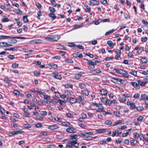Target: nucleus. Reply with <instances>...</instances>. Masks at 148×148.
Instances as JSON below:
<instances>
[{"label": "nucleus", "mask_w": 148, "mask_h": 148, "mask_svg": "<svg viewBox=\"0 0 148 148\" xmlns=\"http://www.w3.org/2000/svg\"><path fill=\"white\" fill-rule=\"evenodd\" d=\"M9 38H16L19 39H24L25 38L22 37H12L10 36H0V39H6Z\"/></svg>", "instance_id": "1"}, {"label": "nucleus", "mask_w": 148, "mask_h": 148, "mask_svg": "<svg viewBox=\"0 0 148 148\" xmlns=\"http://www.w3.org/2000/svg\"><path fill=\"white\" fill-rule=\"evenodd\" d=\"M52 74L53 75V77L57 79L61 80L62 77L60 75H59L58 72L57 71H55L52 73Z\"/></svg>", "instance_id": "2"}, {"label": "nucleus", "mask_w": 148, "mask_h": 148, "mask_svg": "<svg viewBox=\"0 0 148 148\" xmlns=\"http://www.w3.org/2000/svg\"><path fill=\"white\" fill-rule=\"evenodd\" d=\"M66 131L68 132L71 133H75L76 132V130L75 128L71 127L70 126L66 129Z\"/></svg>", "instance_id": "3"}, {"label": "nucleus", "mask_w": 148, "mask_h": 148, "mask_svg": "<svg viewBox=\"0 0 148 148\" xmlns=\"http://www.w3.org/2000/svg\"><path fill=\"white\" fill-rule=\"evenodd\" d=\"M51 38L52 41H56L60 39V35H53L51 36Z\"/></svg>", "instance_id": "4"}, {"label": "nucleus", "mask_w": 148, "mask_h": 148, "mask_svg": "<svg viewBox=\"0 0 148 148\" xmlns=\"http://www.w3.org/2000/svg\"><path fill=\"white\" fill-rule=\"evenodd\" d=\"M59 126L56 125H48L47 128L51 130H54L58 128Z\"/></svg>", "instance_id": "5"}, {"label": "nucleus", "mask_w": 148, "mask_h": 148, "mask_svg": "<svg viewBox=\"0 0 148 148\" xmlns=\"http://www.w3.org/2000/svg\"><path fill=\"white\" fill-rule=\"evenodd\" d=\"M89 4L90 5H98L99 4V2L96 0H91L89 1Z\"/></svg>", "instance_id": "6"}, {"label": "nucleus", "mask_w": 148, "mask_h": 148, "mask_svg": "<svg viewBox=\"0 0 148 148\" xmlns=\"http://www.w3.org/2000/svg\"><path fill=\"white\" fill-rule=\"evenodd\" d=\"M130 83L135 88L138 89L140 88V87L138 83V84L135 82H131Z\"/></svg>", "instance_id": "7"}, {"label": "nucleus", "mask_w": 148, "mask_h": 148, "mask_svg": "<svg viewBox=\"0 0 148 148\" xmlns=\"http://www.w3.org/2000/svg\"><path fill=\"white\" fill-rule=\"evenodd\" d=\"M101 72V71L100 70H98L97 69H95V70H92L90 72V73L93 74L99 73Z\"/></svg>", "instance_id": "8"}, {"label": "nucleus", "mask_w": 148, "mask_h": 148, "mask_svg": "<svg viewBox=\"0 0 148 148\" xmlns=\"http://www.w3.org/2000/svg\"><path fill=\"white\" fill-rule=\"evenodd\" d=\"M138 82L139 85H140L142 86H144L148 83V82H143L140 80H138Z\"/></svg>", "instance_id": "9"}, {"label": "nucleus", "mask_w": 148, "mask_h": 148, "mask_svg": "<svg viewBox=\"0 0 148 148\" xmlns=\"http://www.w3.org/2000/svg\"><path fill=\"white\" fill-rule=\"evenodd\" d=\"M83 74V73L82 72H79L77 74L75 75V78L77 79H79L81 78Z\"/></svg>", "instance_id": "10"}, {"label": "nucleus", "mask_w": 148, "mask_h": 148, "mask_svg": "<svg viewBox=\"0 0 148 148\" xmlns=\"http://www.w3.org/2000/svg\"><path fill=\"white\" fill-rule=\"evenodd\" d=\"M119 78L117 77H113L112 78L110 81L116 84H118V82Z\"/></svg>", "instance_id": "11"}, {"label": "nucleus", "mask_w": 148, "mask_h": 148, "mask_svg": "<svg viewBox=\"0 0 148 148\" xmlns=\"http://www.w3.org/2000/svg\"><path fill=\"white\" fill-rule=\"evenodd\" d=\"M101 94L105 96L107 95V91L105 89H103L100 91Z\"/></svg>", "instance_id": "12"}, {"label": "nucleus", "mask_w": 148, "mask_h": 148, "mask_svg": "<svg viewBox=\"0 0 148 148\" xmlns=\"http://www.w3.org/2000/svg\"><path fill=\"white\" fill-rule=\"evenodd\" d=\"M49 16L51 18V20H54L55 19L56 16L55 15V14L52 12L51 13L49 14Z\"/></svg>", "instance_id": "13"}, {"label": "nucleus", "mask_w": 148, "mask_h": 148, "mask_svg": "<svg viewBox=\"0 0 148 148\" xmlns=\"http://www.w3.org/2000/svg\"><path fill=\"white\" fill-rule=\"evenodd\" d=\"M81 91L83 94L85 95L86 96H88L89 95L88 91L86 89L82 90Z\"/></svg>", "instance_id": "14"}, {"label": "nucleus", "mask_w": 148, "mask_h": 148, "mask_svg": "<svg viewBox=\"0 0 148 148\" xmlns=\"http://www.w3.org/2000/svg\"><path fill=\"white\" fill-rule=\"evenodd\" d=\"M78 86L81 89L84 88L86 86V85L84 83H79Z\"/></svg>", "instance_id": "15"}, {"label": "nucleus", "mask_w": 148, "mask_h": 148, "mask_svg": "<svg viewBox=\"0 0 148 148\" xmlns=\"http://www.w3.org/2000/svg\"><path fill=\"white\" fill-rule=\"evenodd\" d=\"M70 137H71V139L72 140H77V138L78 136L77 134H74L73 135H70Z\"/></svg>", "instance_id": "16"}, {"label": "nucleus", "mask_w": 148, "mask_h": 148, "mask_svg": "<svg viewBox=\"0 0 148 148\" xmlns=\"http://www.w3.org/2000/svg\"><path fill=\"white\" fill-rule=\"evenodd\" d=\"M141 99L142 100H147L148 101V96L146 94H144L141 96Z\"/></svg>", "instance_id": "17"}, {"label": "nucleus", "mask_w": 148, "mask_h": 148, "mask_svg": "<svg viewBox=\"0 0 148 148\" xmlns=\"http://www.w3.org/2000/svg\"><path fill=\"white\" fill-rule=\"evenodd\" d=\"M61 122V124L63 126L66 127H70V125H71V124L69 123L64 122Z\"/></svg>", "instance_id": "18"}, {"label": "nucleus", "mask_w": 148, "mask_h": 148, "mask_svg": "<svg viewBox=\"0 0 148 148\" xmlns=\"http://www.w3.org/2000/svg\"><path fill=\"white\" fill-rule=\"evenodd\" d=\"M14 131L15 135L18 134H22L24 132L21 129H20L19 130H16Z\"/></svg>", "instance_id": "19"}, {"label": "nucleus", "mask_w": 148, "mask_h": 148, "mask_svg": "<svg viewBox=\"0 0 148 148\" xmlns=\"http://www.w3.org/2000/svg\"><path fill=\"white\" fill-rule=\"evenodd\" d=\"M114 70L118 73L121 74H122L123 73V72H125L124 71L122 70H119L117 69H114Z\"/></svg>", "instance_id": "20"}, {"label": "nucleus", "mask_w": 148, "mask_h": 148, "mask_svg": "<svg viewBox=\"0 0 148 148\" xmlns=\"http://www.w3.org/2000/svg\"><path fill=\"white\" fill-rule=\"evenodd\" d=\"M77 102V99L76 98L72 97H71L70 103L72 104L74 103Z\"/></svg>", "instance_id": "21"}, {"label": "nucleus", "mask_w": 148, "mask_h": 148, "mask_svg": "<svg viewBox=\"0 0 148 148\" xmlns=\"http://www.w3.org/2000/svg\"><path fill=\"white\" fill-rule=\"evenodd\" d=\"M77 99V101H84L85 99L82 95H79L78 96Z\"/></svg>", "instance_id": "22"}, {"label": "nucleus", "mask_w": 148, "mask_h": 148, "mask_svg": "<svg viewBox=\"0 0 148 148\" xmlns=\"http://www.w3.org/2000/svg\"><path fill=\"white\" fill-rule=\"evenodd\" d=\"M106 130V129H102L98 130L97 131V132L98 133H104Z\"/></svg>", "instance_id": "23"}, {"label": "nucleus", "mask_w": 148, "mask_h": 148, "mask_svg": "<svg viewBox=\"0 0 148 148\" xmlns=\"http://www.w3.org/2000/svg\"><path fill=\"white\" fill-rule=\"evenodd\" d=\"M7 42H0V46L1 47H7Z\"/></svg>", "instance_id": "24"}, {"label": "nucleus", "mask_w": 148, "mask_h": 148, "mask_svg": "<svg viewBox=\"0 0 148 148\" xmlns=\"http://www.w3.org/2000/svg\"><path fill=\"white\" fill-rule=\"evenodd\" d=\"M17 49V47H12L11 48H9V49H5V50H11L12 51H13L14 50H16Z\"/></svg>", "instance_id": "25"}, {"label": "nucleus", "mask_w": 148, "mask_h": 148, "mask_svg": "<svg viewBox=\"0 0 148 148\" xmlns=\"http://www.w3.org/2000/svg\"><path fill=\"white\" fill-rule=\"evenodd\" d=\"M101 2L104 5L106 6L108 5L107 0H101Z\"/></svg>", "instance_id": "26"}, {"label": "nucleus", "mask_w": 148, "mask_h": 148, "mask_svg": "<svg viewBox=\"0 0 148 148\" xmlns=\"http://www.w3.org/2000/svg\"><path fill=\"white\" fill-rule=\"evenodd\" d=\"M17 42V40L15 39H12L9 40V42L15 44Z\"/></svg>", "instance_id": "27"}, {"label": "nucleus", "mask_w": 148, "mask_h": 148, "mask_svg": "<svg viewBox=\"0 0 148 148\" xmlns=\"http://www.w3.org/2000/svg\"><path fill=\"white\" fill-rule=\"evenodd\" d=\"M92 138L93 137H92V136H88L84 138V139L87 141L91 140Z\"/></svg>", "instance_id": "28"}, {"label": "nucleus", "mask_w": 148, "mask_h": 148, "mask_svg": "<svg viewBox=\"0 0 148 148\" xmlns=\"http://www.w3.org/2000/svg\"><path fill=\"white\" fill-rule=\"evenodd\" d=\"M119 100L121 103H123L126 101V99L125 98L123 97H120L119 98Z\"/></svg>", "instance_id": "29"}, {"label": "nucleus", "mask_w": 148, "mask_h": 148, "mask_svg": "<svg viewBox=\"0 0 148 148\" xmlns=\"http://www.w3.org/2000/svg\"><path fill=\"white\" fill-rule=\"evenodd\" d=\"M125 72H123L122 74L123 76L124 77L126 78H128L129 77V76L127 75V72L125 71H124Z\"/></svg>", "instance_id": "30"}, {"label": "nucleus", "mask_w": 148, "mask_h": 148, "mask_svg": "<svg viewBox=\"0 0 148 148\" xmlns=\"http://www.w3.org/2000/svg\"><path fill=\"white\" fill-rule=\"evenodd\" d=\"M23 21L24 23H27L29 21V20L27 19V16H25L23 17Z\"/></svg>", "instance_id": "31"}, {"label": "nucleus", "mask_w": 148, "mask_h": 148, "mask_svg": "<svg viewBox=\"0 0 148 148\" xmlns=\"http://www.w3.org/2000/svg\"><path fill=\"white\" fill-rule=\"evenodd\" d=\"M15 12L17 14L20 15H21L22 14V12L19 9H15Z\"/></svg>", "instance_id": "32"}, {"label": "nucleus", "mask_w": 148, "mask_h": 148, "mask_svg": "<svg viewBox=\"0 0 148 148\" xmlns=\"http://www.w3.org/2000/svg\"><path fill=\"white\" fill-rule=\"evenodd\" d=\"M115 30L114 29H112L110 30L109 31L107 32H106V34H105V36H107L110 34H112L113 32Z\"/></svg>", "instance_id": "33"}, {"label": "nucleus", "mask_w": 148, "mask_h": 148, "mask_svg": "<svg viewBox=\"0 0 148 148\" xmlns=\"http://www.w3.org/2000/svg\"><path fill=\"white\" fill-rule=\"evenodd\" d=\"M112 123V121L109 120H107L105 122V124L107 125H111Z\"/></svg>", "instance_id": "34"}, {"label": "nucleus", "mask_w": 148, "mask_h": 148, "mask_svg": "<svg viewBox=\"0 0 148 148\" xmlns=\"http://www.w3.org/2000/svg\"><path fill=\"white\" fill-rule=\"evenodd\" d=\"M73 141H69L67 142L68 144H71L72 145H74V144L76 143V140H73Z\"/></svg>", "instance_id": "35"}, {"label": "nucleus", "mask_w": 148, "mask_h": 148, "mask_svg": "<svg viewBox=\"0 0 148 148\" xmlns=\"http://www.w3.org/2000/svg\"><path fill=\"white\" fill-rule=\"evenodd\" d=\"M123 96L126 98L130 97L132 96V95L127 93H125L123 94Z\"/></svg>", "instance_id": "36"}, {"label": "nucleus", "mask_w": 148, "mask_h": 148, "mask_svg": "<svg viewBox=\"0 0 148 148\" xmlns=\"http://www.w3.org/2000/svg\"><path fill=\"white\" fill-rule=\"evenodd\" d=\"M137 71H132L129 72L130 73L134 75L135 76H137Z\"/></svg>", "instance_id": "37"}, {"label": "nucleus", "mask_w": 148, "mask_h": 148, "mask_svg": "<svg viewBox=\"0 0 148 148\" xmlns=\"http://www.w3.org/2000/svg\"><path fill=\"white\" fill-rule=\"evenodd\" d=\"M4 81L6 83L10 84L11 82V80L8 78H5L4 79Z\"/></svg>", "instance_id": "38"}, {"label": "nucleus", "mask_w": 148, "mask_h": 148, "mask_svg": "<svg viewBox=\"0 0 148 148\" xmlns=\"http://www.w3.org/2000/svg\"><path fill=\"white\" fill-rule=\"evenodd\" d=\"M65 94L66 95L68 96H71L72 94L71 93V92L70 91H69L68 90L65 91H64Z\"/></svg>", "instance_id": "39"}, {"label": "nucleus", "mask_w": 148, "mask_h": 148, "mask_svg": "<svg viewBox=\"0 0 148 148\" xmlns=\"http://www.w3.org/2000/svg\"><path fill=\"white\" fill-rule=\"evenodd\" d=\"M64 62L67 63H73V62L72 60L67 58L65 60Z\"/></svg>", "instance_id": "40"}, {"label": "nucleus", "mask_w": 148, "mask_h": 148, "mask_svg": "<svg viewBox=\"0 0 148 148\" xmlns=\"http://www.w3.org/2000/svg\"><path fill=\"white\" fill-rule=\"evenodd\" d=\"M133 136L134 138H136L139 137V134L137 132H135L133 133Z\"/></svg>", "instance_id": "41"}, {"label": "nucleus", "mask_w": 148, "mask_h": 148, "mask_svg": "<svg viewBox=\"0 0 148 148\" xmlns=\"http://www.w3.org/2000/svg\"><path fill=\"white\" fill-rule=\"evenodd\" d=\"M64 86L66 88H72L73 86L72 85H70L68 84H66L64 85Z\"/></svg>", "instance_id": "42"}, {"label": "nucleus", "mask_w": 148, "mask_h": 148, "mask_svg": "<svg viewBox=\"0 0 148 148\" xmlns=\"http://www.w3.org/2000/svg\"><path fill=\"white\" fill-rule=\"evenodd\" d=\"M49 9L50 12L52 13L56 11V10L55 8L52 7H49Z\"/></svg>", "instance_id": "43"}, {"label": "nucleus", "mask_w": 148, "mask_h": 148, "mask_svg": "<svg viewBox=\"0 0 148 148\" xmlns=\"http://www.w3.org/2000/svg\"><path fill=\"white\" fill-rule=\"evenodd\" d=\"M18 64H16L15 63H13L12 64V67L16 69L18 67Z\"/></svg>", "instance_id": "44"}, {"label": "nucleus", "mask_w": 148, "mask_h": 148, "mask_svg": "<svg viewBox=\"0 0 148 148\" xmlns=\"http://www.w3.org/2000/svg\"><path fill=\"white\" fill-rule=\"evenodd\" d=\"M136 110L139 111H141L143 110H144V108L143 107L138 106L137 107H136Z\"/></svg>", "instance_id": "45"}, {"label": "nucleus", "mask_w": 148, "mask_h": 148, "mask_svg": "<svg viewBox=\"0 0 148 148\" xmlns=\"http://www.w3.org/2000/svg\"><path fill=\"white\" fill-rule=\"evenodd\" d=\"M140 60L143 63H147L148 61L146 58H141L140 59Z\"/></svg>", "instance_id": "46"}, {"label": "nucleus", "mask_w": 148, "mask_h": 148, "mask_svg": "<svg viewBox=\"0 0 148 148\" xmlns=\"http://www.w3.org/2000/svg\"><path fill=\"white\" fill-rule=\"evenodd\" d=\"M51 2L52 3L51 5L53 6L56 7V3L55 0H51Z\"/></svg>", "instance_id": "47"}, {"label": "nucleus", "mask_w": 148, "mask_h": 148, "mask_svg": "<svg viewBox=\"0 0 148 148\" xmlns=\"http://www.w3.org/2000/svg\"><path fill=\"white\" fill-rule=\"evenodd\" d=\"M35 126L37 128H39V127L41 128V127H43L42 125L40 123H38L35 124Z\"/></svg>", "instance_id": "48"}, {"label": "nucleus", "mask_w": 148, "mask_h": 148, "mask_svg": "<svg viewBox=\"0 0 148 148\" xmlns=\"http://www.w3.org/2000/svg\"><path fill=\"white\" fill-rule=\"evenodd\" d=\"M114 114L117 117L120 116V113L117 111H115L114 112Z\"/></svg>", "instance_id": "49"}, {"label": "nucleus", "mask_w": 148, "mask_h": 148, "mask_svg": "<svg viewBox=\"0 0 148 148\" xmlns=\"http://www.w3.org/2000/svg\"><path fill=\"white\" fill-rule=\"evenodd\" d=\"M6 16H4V18L2 20V22H7L9 21V19L7 18H4V17Z\"/></svg>", "instance_id": "50"}, {"label": "nucleus", "mask_w": 148, "mask_h": 148, "mask_svg": "<svg viewBox=\"0 0 148 148\" xmlns=\"http://www.w3.org/2000/svg\"><path fill=\"white\" fill-rule=\"evenodd\" d=\"M115 52L117 55H121V51L118 49H116Z\"/></svg>", "instance_id": "51"}, {"label": "nucleus", "mask_w": 148, "mask_h": 148, "mask_svg": "<svg viewBox=\"0 0 148 148\" xmlns=\"http://www.w3.org/2000/svg\"><path fill=\"white\" fill-rule=\"evenodd\" d=\"M33 64H35L36 65H40L41 64V62L40 61H34L33 62Z\"/></svg>", "instance_id": "52"}, {"label": "nucleus", "mask_w": 148, "mask_h": 148, "mask_svg": "<svg viewBox=\"0 0 148 148\" xmlns=\"http://www.w3.org/2000/svg\"><path fill=\"white\" fill-rule=\"evenodd\" d=\"M137 141L136 140H131L130 141V143L131 144H133V145H136L137 143Z\"/></svg>", "instance_id": "53"}, {"label": "nucleus", "mask_w": 148, "mask_h": 148, "mask_svg": "<svg viewBox=\"0 0 148 148\" xmlns=\"http://www.w3.org/2000/svg\"><path fill=\"white\" fill-rule=\"evenodd\" d=\"M118 132H119V131L118 130H116L115 131L113 132L112 134V136L113 137H114L115 136L116 134Z\"/></svg>", "instance_id": "54"}, {"label": "nucleus", "mask_w": 148, "mask_h": 148, "mask_svg": "<svg viewBox=\"0 0 148 148\" xmlns=\"http://www.w3.org/2000/svg\"><path fill=\"white\" fill-rule=\"evenodd\" d=\"M37 102L39 105H42L43 103V101L41 99H40L37 100Z\"/></svg>", "instance_id": "55"}, {"label": "nucleus", "mask_w": 148, "mask_h": 148, "mask_svg": "<svg viewBox=\"0 0 148 148\" xmlns=\"http://www.w3.org/2000/svg\"><path fill=\"white\" fill-rule=\"evenodd\" d=\"M143 116H140L137 118V119L138 121H140L142 120L143 119Z\"/></svg>", "instance_id": "56"}, {"label": "nucleus", "mask_w": 148, "mask_h": 148, "mask_svg": "<svg viewBox=\"0 0 148 148\" xmlns=\"http://www.w3.org/2000/svg\"><path fill=\"white\" fill-rule=\"evenodd\" d=\"M47 114V112L45 111H41L40 112V114L43 116L46 115Z\"/></svg>", "instance_id": "57"}, {"label": "nucleus", "mask_w": 148, "mask_h": 148, "mask_svg": "<svg viewBox=\"0 0 148 148\" xmlns=\"http://www.w3.org/2000/svg\"><path fill=\"white\" fill-rule=\"evenodd\" d=\"M23 110L24 112L25 113L29 115L30 114V112H28V109L27 108H24Z\"/></svg>", "instance_id": "58"}, {"label": "nucleus", "mask_w": 148, "mask_h": 148, "mask_svg": "<svg viewBox=\"0 0 148 148\" xmlns=\"http://www.w3.org/2000/svg\"><path fill=\"white\" fill-rule=\"evenodd\" d=\"M8 135L10 136H12L14 135H15L14 131H12L11 132L9 133Z\"/></svg>", "instance_id": "59"}, {"label": "nucleus", "mask_w": 148, "mask_h": 148, "mask_svg": "<svg viewBox=\"0 0 148 148\" xmlns=\"http://www.w3.org/2000/svg\"><path fill=\"white\" fill-rule=\"evenodd\" d=\"M122 139H116V142L117 144H120L122 143Z\"/></svg>", "instance_id": "60"}, {"label": "nucleus", "mask_w": 148, "mask_h": 148, "mask_svg": "<svg viewBox=\"0 0 148 148\" xmlns=\"http://www.w3.org/2000/svg\"><path fill=\"white\" fill-rule=\"evenodd\" d=\"M130 106V108L132 109H134L136 108V106L134 103H132Z\"/></svg>", "instance_id": "61"}, {"label": "nucleus", "mask_w": 148, "mask_h": 148, "mask_svg": "<svg viewBox=\"0 0 148 148\" xmlns=\"http://www.w3.org/2000/svg\"><path fill=\"white\" fill-rule=\"evenodd\" d=\"M140 97V94L138 93L135 94L133 96L134 98L135 99L138 98Z\"/></svg>", "instance_id": "62"}, {"label": "nucleus", "mask_w": 148, "mask_h": 148, "mask_svg": "<svg viewBox=\"0 0 148 148\" xmlns=\"http://www.w3.org/2000/svg\"><path fill=\"white\" fill-rule=\"evenodd\" d=\"M55 120L57 121H58L59 122H61L62 121L61 119H60L59 117H58L57 116H56L54 118Z\"/></svg>", "instance_id": "63"}, {"label": "nucleus", "mask_w": 148, "mask_h": 148, "mask_svg": "<svg viewBox=\"0 0 148 148\" xmlns=\"http://www.w3.org/2000/svg\"><path fill=\"white\" fill-rule=\"evenodd\" d=\"M147 37H142L141 38V41L143 42H145L147 40Z\"/></svg>", "instance_id": "64"}]
</instances>
